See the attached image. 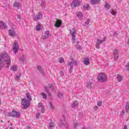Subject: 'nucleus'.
Wrapping results in <instances>:
<instances>
[{"label": "nucleus", "instance_id": "f257e3e1", "mask_svg": "<svg viewBox=\"0 0 129 129\" xmlns=\"http://www.w3.org/2000/svg\"><path fill=\"white\" fill-rule=\"evenodd\" d=\"M4 61L6 62V68H9L10 66L11 65V58H10V56L7 53L0 55V70L3 69V68L4 67V66L3 65Z\"/></svg>", "mask_w": 129, "mask_h": 129}, {"label": "nucleus", "instance_id": "f03ea898", "mask_svg": "<svg viewBox=\"0 0 129 129\" xmlns=\"http://www.w3.org/2000/svg\"><path fill=\"white\" fill-rule=\"evenodd\" d=\"M97 79L99 82H101V83L106 82L107 80V76L106 75V74L103 73H99L98 75Z\"/></svg>", "mask_w": 129, "mask_h": 129}, {"label": "nucleus", "instance_id": "7ed1b4c3", "mask_svg": "<svg viewBox=\"0 0 129 129\" xmlns=\"http://www.w3.org/2000/svg\"><path fill=\"white\" fill-rule=\"evenodd\" d=\"M8 116H12V117H17L19 118L21 116V112H18L16 110L12 111V112H9L8 113Z\"/></svg>", "mask_w": 129, "mask_h": 129}, {"label": "nucleus", "instance_id": "20e7f679", "mask_svg": "<svg viewBox=\"0 0 129 129\" xmlns=\"http://www.w3.org/2000/svg\"><path fill=\"white\" fill-rule=\"evenodd\" d=\"M30 101L25 98L22 99L21 104L24 106V109H27V108L30 107Z\"/></svg>", "mask_w": 129, "mask_h": 129}, {"label": "nucleus", "instance_id": "39448f33", "mask_svg": "<svg viewBox=\"0 0 129 129\" xmlns=\"http://www.w3.org/2000/svg\"><path fill=\"white\" fill-rule=\"evenodd\" d=\"M13 50L15 54H17L18 51H19V44H18V41L17 40L14 41Z\"/></svg>", "mask_w": 129, "mask_h": 129}, {"label": "nucleus", "instance_id": "423d86ee", "mask_svg": "<svg viewBox=\"0 0 129 129\" xmlns=\"http://www.w3.org/2000/svg\"><path fill=\"white\" fill-rule=\"evenodd\" d=\"M59 126H65L66 128L68 129V127L69 126V125L68 124V123L66 122V121L63 120L62 119H60V123L58 124Z\"/></svg>", "mask_w": 129, "mask_h": 129}, {"label": "nucleus", "instance_id": "0eeeda50", "mask_svg": "<svg viewBox=\"0 0 129 129\" xmlns=\"http://www.w3.org/2000/svg\"><path fill=\"white\" fill-rule=\"evenodd\" d=\"M9 34L10 36H11V37H17V36H18L14 28H13L12 29H10L9 30Z\"/></svg>", "mask_w": 129, "mask_h": 129}, {"label": "nucleus", "instance_id": "6e6552de", "mask_svg": "<svg viewBox=\"0 0 129 129\" xmlns=\"http://www.w3.org/2000/svg\"><path fill=\"white\" fill-rule=\"evenodd\" d=\"M75 28H73L72 30H70V34L72 36V41H75V37H76Z\"/></svg>", "mask_w": 129, "mask_h": 129}, {"label": "nucleus", "instance_id": "1a4fd4ad", "mask_svg": "<svg viewBox=\"0 0 129 129\" xmlns=\"http://www.w3.org/2000/svg\"><path fill=\"white\" fill-rule=\"evenodd\" d=\"M62 26V21L60 19H57L55 22V26L56 28H60Z\"/></svg>", "mask_w": 129, "mask_h": 129}, {"label": "nucleus", "instance_id": "9d476101", "mask_svg": "<svg viewBox=\"0 0 129 129\" xmlns=\"http://www.w3.org/2000/svg\"><path fill=\"white\" fill-rule=\"evenodd\" d=\"M72 5L74 7H75V8L79 7V6H80V1L79 0H74Z\"/></svg>", "mask_w": 129, "mask_h": 129}, {"label": "nucleus", "instance_id": "9b49d317", "mask_svg": "<svg viewBox=\"0 0 129 129\" xmlns=\"http://www.w3.org/2000/svg\"><path fill=\"white\" fill-rule=\"evenodd\" d=\"M97 41V42L96 44V47L97 49H99V48H100L99 45H101V44H102V43H103V41H102L99 39H98Z\"/></svg>", "mask_w": 129, "mask_h": 129}, {"label": "nucleus", "instance_id": "f8f14e48", "mask_svg": "<svg viewBox=\"0 0 129 129\" xmlns=\"http://www.w3.org/2000/svg\"><path fill=\"white\" fill-rule=\"evenodd\" d=\"M0 28L3 29H7L8 27L7 26V24H6L4 22L1 21L0 22Z\"/></svg>", "mask_w": 129, "mask_h": 129}, {"label": "nucleus", "instance_id": "ddd939ff", "mask_svg": "<svg viewBox=\"0 0 129 129\" xmlns=\"http://www.w3.org/2000/svg\"><path fill=\"white\" fill-rule=\"evenodd\" d=\"M37 68L39 72H40V74H41L42 75H44V72L43 71V69L42 68V67L40 66H38Z\"/></svg>", "mask_w": 129, "mask_h": 129}, {"label": "nucleus", "instance_id": "4468645a", "mask_svg": "<svg viewBox=\"0 0 129 129\" xmlns=\"http://www.w3.org/2000/svg\"><path fill=\"white\" fill-rule=\"evenodd\" d=\"M84 63L85 65H89L90 64V62L89 61V58L85 57L84 59Z\"/></svg>", "mask_w": 129, "mask_h": 129}, {"label": "nucleus", "instance_id": "2eb2a0df", "mask_svg": "<svg viewBox=\"0 0 129 129\" xmlns=\"http://www.w3.org/2000/svg\"><path fill=\"white\" fill-rule=\"evenodd\" d=\"M48 125V129H54L55 128V125H54V122H50L49 123Z\"/></svg>", "mask_w": 129, "mask_h": 129}, {"label": "nucleus", "instance_id": "dca6fc26", "mask_svg": "<svg viewBox=\"0 0 129 129\" xmlns=\"http://www.w3.org/2000/svg\"><path fill=\"white\" fill-rule=\"evenodd\" d=\"M49 35H50V31H49L48 30L46 31L43 39H45L46 38H48V37H49Z\"/></svg>", "mask_w": 129, "mask_h": 129}, {"label": "nucleus", "instance_id": "f3484780", "mask_svg": "<svg viewBox=\"0 0 129 129\" xmlns=\"http://www.w3.org/2000/svg\"><path fill=\"white\" fill-rule=\"evenodd\" d=\"M69 64H72V65H77V61L75 60L74 58H72V61L71 62H69Z\"/></svg>", "mask_w": 129, "mask_h": 129}, {"label": "nucleus", "instance_id": "a211bd4d", "mask_svg": "<svg viewBox=\"0 0 129 129\" xmlns=\"http://www.w3.org/2000/svg\"><path fill=\"white\" fill-rule=\"evenodd\" d=\"M68 66H70V69H69V73H72V70L73 69V66L72 63H68Z\"/></svg>", "mask_w": 129, "mask_h": 129}, {"label": "nucleus", "instance_id": "6ab92c4d", "mask_svg": "<svg viewBox=\"0 0 129 129\" xmlns=\"http://www.w3.org/2000/svg\"><path fill=\"white\" fill-rule=\"evenodd\" d=\"M26 96L28 100H32V97L31 96V95H30L29 93H26Z\"/></svg>", "mask_w": 129, "mask_h": 129}, {"label": "nucleus", "instance_id": "aec40b11", "mask_svg": "<svg viewBox=\"0 0 129 129\" xmlns=\"http://www.w3.org/2000/svg\"><path fill=\"white\" fill-rule=\"evenodd\" d=\"M116 78L118 82H121V81H122V76L118 75L116 77Z\"/></svg>", "mask_w": 129, "mask_h": 129}, {"label": "nucleus", "instance_id": "412c9836", "mask_svg": "<svg viewBox=\"0 0 129 129\" xmlns=\"http://www.w3.org/2000/svg\"><path fill=\"white\" fill-rule=\"evenodd\" d=\"M42 17H43V15L42 14L41 12H40L36 16V19H37V20H40V19H41V18H42Z\"/></svg>", "mask_w": 129, "mask_h": 129}, {"label": "nucleus", "instance_id": "4be33fe9", "mask_svg": "<svg viewBox=\"0 0 129 129\" xmlns=\"http://www.w3.org/2000/svg\"><path fill=\"white\" fill-rule=\"evenodd\" d=\"M92 85H93V83L91 82H88L87 84L88 88H92Z\"/></svg>", "mask_w": 129, "mask_h": 129}, {"label": "nucleus", "instance_id": "5701e85b", "mask_svg": "<svg viewBox=\"0 0 129 129\" xmlns=\"http://www.w3.org/2000/svg\"><path fill=\"white\" fill-rule=\"evenodd\" d=\"M77 16L79 19H82V17H83V14H82V12H78V14H77Z\"/></svg>", "mask_w": 129, "mask_h": 129}, {"label": "nucleus", "instance_id": "b1692460", "mask_svg": "<svg viewBox=\"0 0 129 129\" xmlns=\"http://www.w3.org/2000/svg\"><path fill=\"white\" fill-rule=\"evenodd\" d=\"M49 106L50 109L52 110V111H54V106H53V103H52V102H49Z\"/></svg>", "mask_w": 129, "mask_h": 129}, {"label": "nucleus", "instance_id": "393cba45", "mask_svg": "<svg viewBox=\"0 0 129 129\" xmlns=\"http://www.w3.org/2000/svg\"><path fill=\"white\" fill-rule=\"evenodd\" d=\"M83 9H84L85 11H88V10L90 9V6L89 5H85L83 6Z\"/></svg>", "mask_w": 129, "mask_h": 129}, {"label": "nucleus", "instance_id": "a878e982", "mask_svg": "<svg viewBox=\"0 0 129 129\" xmlns=\"http://www.w3.org/2000/svg\"><path fill=\"white\" fill-rule=\"evenodd\" d=\"M110 13H111V14H112V15L113 16H115V15H116V14H117V12H116V11H114L112 9L110 10Z\"/></svg>", "mask_w": 129, "mask_h": 129}, {"label": "nucleus", "instance_id": "bb28decb", "mask_svg": "<svg viewBox=\"0 0 129 129\" xmlns=\"http://www.w3.org/2000/svg\"><path fill=\"white\" fill-rule=\"evenodd\" d=\"M14 8H20V3L19 2H15L13 5Z\"/></svg>", "mask_w": 129, "mask_h": 129}, {"label": "nucleus", "instance_id": "cd10ccee", "mask_svg": "<svg viewBox=\"0 0 129 129\" xmlns=\"http://www.w3.org/2000/svg\"><path fill=\"white\" fill-rule=\"evenodd\" d=\"M75 106H78V102L77 101H75L72 105V107L74 108Z\"/></svg>", "mask_w": 129, "mask_h": 129}, {"label": "nucleus", "instance_id": "c85d7f7f", "mask_svg": "<svg viewBox=\"0 0 129 129\" xmlns=\"http://www.w3.org/2000/svg\"><path fill=\"white\" fill-rule=\"evenodd\" d=\"M98 3V0H91V5H96Z\"/></svg>", "mask_w": 129, "mask_h": 129}, {"label": "nucleus", "instance_id": "c756f323", "mask_svg": "<svg viewBox=\"0 0 129 129\" xmlns=\"http://www.w3.org/2000/svg\"><path fill=\"white\" fill-rule=\"evenodd\" d=\"M20 60H21V61H22V62H23V63L24 64V63H25V62H26V57H25V56H24V55H22L20 57Z\"/></svg>", "mask_w": 129, "mask_h": 129}, {"label": "nucleus", "instance_id": "7c9ffc66", "mask_svg": "<svg viewBox=\"0 0 129 129\" xmlns=\"http://www.w3.org/2000/svg\"><path fill=\"white\" fill-rule=\"evenodd\" d=\"M104 8H105L106 9H107V10H109V9H110V5L106 3L104 6Z\"/></svg>", "mask_w": 129, "mask_h": 129}, {"label": "nucleus", "instance_id": "2f4dec72", "mask_svg": "<svg viewBox=\"0 0 129 129\" xmlns=\"http://www.w3.org/2000/svg\"><path fill=\"white\" fill-rule=\"evenodd\" d=\"M57 96L59 98H63V93H61V92H58L57 93Z\"/></svg>", "mask_w": 129, "mask_h": 129}, {"label": "nucleus", "instance_id": "473e14b6", "mask_svg": "<svg viewBox=\"0 0 129 129\" xmlns=\"http://www.w3.org/2000/svg\"><path fill=\"white\" fill-rule=\"evenodd\" d=\"M11 70L16 72L18 70V68L16 66H13V67H11Z\"/></svg>", "mask_w": 129, "mask_h": 129}, {"label": "nucleus", "instance_id": "72a5a7b5", "mask_svg": "<svg viewBox=\"0 0 129 129\" xmlns=\"http://www.w3.org/2000/svg\"><path fill=\"white\" fill-rule=\"evenodd\" d=\"M40 95L42 96L44 99H47V95L44 93H40Z\"/></svg>", "mask_w": 129, "mask_h": 129}, {"label": "nucleus", "instance_id": "f704fd0d", "mask_svg": "<svg viewBox=\"0 0 129 129\" xmlns=\"http://www.w3.org/2000/svg\"><path fill=\"white\" fill-rule=\"evenodd\" d=\"M45 92H46V93H47V94H48V96H51V93H50V92L49 91V90L46 87H45Z\"/></svg>", "mask_w": 129, "mask_h": 129}, {"label": "nucleus", "instance_id": "c9c22d12", "mask_svg": "<svg viewBox=\"0 0 129 129\" xmlns=\"http://www.w3.org/2000/svg\"><path fill=\"white\" fill-rule=\"evenodd\" d=\"M113 55H118V50L117 49H115L113 52Z\"/></svg>", "mask_w": 129, "mask_h": 129}, {"label": "nucleus", "instance_id": "e433bc0d", "mask_svg": "<svg viewBox=\"0 0 129 129\" xmlns=\"http://www.w3.org/2000/svg\"><path fill=\"white\" fill-rule=\"evenodd\" d=\"M128 110H129L128 102H127V104H126V106H125V111H126V112H128Z\"/></svg>", "mask_w": 129, "mask_h": 129}, {"label": "nucleus", "instance_id": "4c0bfd02", "mask_svg": "<svg viewBox=\"0 0 129 129\" xmlns=\"http://www.w3.org/2000/svg\"><path fill=\"white\" fill-rule=\"evenodd\" d=\"M37 31H41V25L40 24L36 26Z\"/></svg>", "mask_w": 129, "mask_h": 129}, {"label": "nucleus", "instance_id": "58836bf2", "mask_svg": "<svg viewBox=\"0 0 129 129\" xmlns=\"http://www.w3.org/2000/svg\"><path fill=\"white\" fill-rule=\"evenodd\" d=\"M41 6L42 8H45V0H42L41 1Z\"/></svg>", "mask_w": 129, "mask_h": 129}, {"label": "nucleus", "instance_id": "ea45409f", "mask_svg": "<svg viewBox=\"0 0 129 129\" xmlns=\"http://www.w3.org/2000/svg\"><path fill=\"white\" fill-rule=\"evenodd\" d=\"M89 23H90V19H88L87 22H85V26H88L89 24Z\"/></svg>", "mask_w": 129, "mask_h": 129}, {"label": "nucleus", "instance_id": "a19ab883", "mask_svg": "<svg viewBox=\"0 0 129 129\" xmlns=\"http://www.w3.org/2000/svg\"><path fill=\"white\" fill-rule=\"evenodd\" d=\"M20 78H21V74H19V75L16 76L15 80H19Z\"/></svg>", "mask_w": 129, "mask_h": 129}, {"label": "nucleus", "instance_id": "79ce46f5", "mask_svg": "<svg viewBox=\"0 0 129 129\" xmlns=\"http://www.w3.org/2000/svg\"><path fill=\"white\" fill-rule=\"evenodd\" d=\"M125 69L127 71H129V61L127 62V63L125 66Z\"/></svg>", "mask_w": 129, "mask_h": 129}, {"label": "nucleus", "instance_id": "37998d69", "mask_svg": "<svg viewBox=\"0 0 129 129\" xmlns=\"http://www.w3.org/2000/svg\"><path fill=\"white\" fill-rule=\"evenodd\" d=\"M98 106H101L102 105V101H99L97 103Z\"/></svg>", "mask_w": 129, "mask_h": 129}, {"label": "nucleus", "instance_id": "c03bdc74", "mask_svg": "<svg viewBox=\"0 0 129 129\" xmlns=\"http://www.w3.org/2000/svg\"><path fill=\"white\" fill-rule=\"evenodd\" d=\"M118 59V55H114V60H115V61H117Z\"/></svg>", "mask_w": 129, "mask_h": 129}, {"label": "nucleus", "instance_id": "a18cd8bd", "mask_svg": "<svg viewBox=\"0 0 129 129\" xmlns=\"http://www.w3.org/2000/svg\"><path fill=\"white\" fill-rule=\"evenodd\" d=\"M36 118H40V116H41V113H38L36 114Z\"/></svg>", "mask_w": 129, "mask_h": 129}, {"label": "nucleus", "instance_id": "49530a36", "mask_svg": "<svg viewBox=\"0 0 129 129\" xmlns=\"http://www.w3.org/2000/svg\"><path fill=\"white\" fill-rule=\"evenodd\" d=\"M38 107H41V108L44 107V106H43V104L42 103H39L38 104Z\"/></svg>", "mask_w": 129, "mask_h": 129}, {"label": "nucleus", "instance_id": "de8ad7c7", "mask_svg": "<svg viewBox=\"0 0 129 129\" xmlns=\"http://www.w3.org/2000/svg\"><path fill=\"white\" fill-rule=\"evenodd\" d=\"M63 61H64V59L62 57H60L59 60V63H62V62H63Z\"/></svg>", "mask_w": 129, "mask_h": 129}, {"label": "nucleus", "instance_id": "09e8293b", "mask_svg": "<svg viewBox=\"0 0 129 129\" xmlns=\"http://www.w3.org/2000/svg\"><path fill=\"white\" fill-rule=\"evenodd\" d=\"M44 107H42V108H41V113H44Z\"/></svg>", "mask_w": 129, "mask_h": 129}, {"label": "nucleus", "instance_id": "8fccbe9b", "mask_svg": "<svg viewBox=\"0 0 129 129\" xmlns=\"http://www.w3.org/2000/svg\"><path fill=\"white\" fill-rule=\"evenodd\" d=\"M48 86H49V88L53 86L52 84H48Z\"/></svg>", "mask_w": 129, "mask_h": 129}, {"label": "nucleus", "instance_id": "3c124183", "mask_svg": "<svg viewBox=\"0 0 129 129\" xmlns=\"http://www.w3.org/2000/svg\"><path fill=\"white\" fill-rule=\"evenodd\" d=\"M97 108H98V107L97 106H95L94 107V110H97Z\"/></svg>", "mask_w": 129, "mask_h": 129}, {"label": "nucleus", "instance_id": "603ef678", "mask_svg": "<svg viewBox=\"0 0 129 129\" xmlns=\"http://www.w3.org/2000/svg\"><path fill=\"white\" fill-rule=\"evenodd\" d=\"M124 114V111H122L120 113V115H123Z\"/></svg>", "mask_w": 129, "mask_h": 129}, {"label": "nucleus", "instance_id": "864d4df0", "mask_svg": "<svg viewBox=\"0 0 129 129\" xmlns=\"http://www.w3.org/2000/svg\"><path fill=\"white\" fill-rule=\"evenodd\" d=\"M77 49H78V50H82V46L77 47Z\"/></svg>", "mask_w": 129, "mask_h": 129}, {"label": "nucleus", "instance_id": "5fc2aeb1", "mask_svg": "<svg viewBox=\"0 0 129 129\" xmlns=\"http://www.w3.org/2000/svg\"><path fill=\"white\" fill-rule=\"evenodd\" d=\"M50 88L52 91H54V87L53 86Z\"/></svg>", "mask_w": 129, "mask_h": 129}, {"label": "nucleus", "instance_id": "6e6d98bb", "mask_svg": "<svg viewBox=\"0 0 129 129\" xmlns=\"http://www.w3.org/2000/svg\"><path fill=\"white\" fill-rule=\"evenodd\" d=\"M106 37H105L104 38V39H103V40H102L101 41H103V42H104L105 41H106Z\"/></svg>", "mask_w": 129, "mask_h": 129}, {"label": "nucleus", "instance_id": "4d7b16f0", "mask_svg": "<svg viewBox=\"0 0 129 129\" xmlns=\"http://www.w3.org/2000/svg\"><path fill=\"white\" fill-rule=\"evenodd\" d=\"M124 129H127V125H124Z\"/></svg>", "mask_w": 129, "mask_h": 129}, {"label": "nucleus", "instance_id": "13d9d810", "mask_svg": "<svg viewBox=\"0 0 129 129\" xmlns=\"http://www.w3.org/2000/svg\"><path fill=\"white\" fill-rule=\"evenodd\" d=\"M17 18H18V19H19V20H20L21 19V16L18 15Z\"/></svg>", "mask_w": 129, "mask_h": 129}, {"label": "nucleus", "instance_id": "bf43d9fd", "mask_svg": "<svg viewBox=\"0 0 129 129\" xmlns=\"http://www.w3.org/2000/svg\"><path fill=\"white\" fill-rule=\"evenodd\" d=\"M76 126H77V123H75L74 124V127H76Z\"/></svg>", "mask_w": 129, "mask_h": 129}, {"label": "nucleus", "instance_id": "052dcab7", "mask_svg": "<svg viewBox=\"0 0 129 129\" xmlns=\"http://www.w3.org/2000/svg\"><path fill=\"white\" fill-rule=\"evenodd\" d=\"M27 129H31V126H27Z\"/></svg>", "mask_w": 129, "mask_h": 129}, {"label": "nucleus", "instance_id": "680f3d73", "mask_svg": "<svg viewBox=\"0 0 129 129\" xmlns=\"http://www.w3.org/2000/svg\"><path fill=\"white\" fill-rule=\"evenodd\" d=\"M118 3H120L121 2V0H118Z\"/></svg>", "mask_w": 129, "mask_h": 129}, {"label": "nucleus", "instance_id": "e2e57ef3", "mask_svg": "<svg viewBox=\"0 0 129 129\" xmlns=\"http://www.w3.org/2000/svg\"><path fill=\"white\" fill-rule=\"evenodd\" d=\"M10 129H14V128H13L12 127H11L10 128Z\"/></svg>", "mask_w": 129, "mask_h": 129}, {"label": "nucleus", "instance_id": "0e129e2a", "mask_svg": "<svg viewBox=\"0 0 129 129\" xmlns=\"http://www.w3.org/2000/svg\"><path fill=\"white\" fill-rule=\"evenodd\" d=\"M77 44H79V41H78V42H77Z\"/></svg>", "mask_w": 129, "mask_h": 129}, {"label": "nucleus", "instance_id": "69168bd1", "mask_svg": "<svg viewBox=\"0 0 129 129\" xmlns=\"http://www.w3.org/2000/svg\"><path fill=\"white\" fill-rule=\"evenodd\" d=\"M1 122H4V121H3V120H1Z\"/></svg>", "mask_w": 129, "mask_h": 129}, {"label": "nucleus", "instance_id": "338daca9", "mask_svg": "<svg viewBox=\"0 0 129 129\" xmlns=\"http://www.w3.org/2000/svg\"><path fill=\"white\" fill-rule=\"evenodd\" d=\"M115 35H116V33H115Z\"/></svg>", "mask_w": 129, "mask_h": 129}, {"label": "nucleus", "instance_id": "774afa93", "mask_svg": "<svg viewBox=\"0 0 129 129\" xmlns=\"http://www.w3.org/2000/svg\"><path fill=\"white\" fill-rule=\"evenodd\" d=\"M61 73H62V74H63V72H61Z\"/></svg>", "mask_w": 129, "mask_h": 129}]
</instances>
